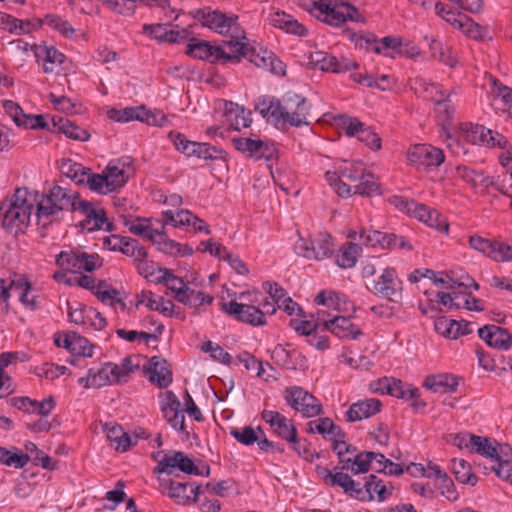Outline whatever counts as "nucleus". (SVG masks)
Listing matches in <instances>:
<instances>
[{"label":"nucleus","mask_w":512,"mask_h":512,"mask_svg":"<svg viewBox=\"0 0 512 512\" xmlns=\"http://www.w3.org/2000/svg\"><path fill=\"white\" fill-rule=\"evenodd\" d=\"M162 217L165 223H169L174 227H190L194 214L184 209L177 212L166 210L162 212Z\"/></svg>","instance_id":"nucleus-55"},{"label":"nucleus","mask_w":512,"mask_h":512,"mask_svg":"<svg viewBox=\"0 0 512 512\" xmlns=\"http://www.w3.org/2000/svg\"><path fill=\"white\" fill-rule=\"evenodd\" d=\"M231 436L236 439L239 443L249 446L254 443H259L261 433L256 431L251 426H245L242 428H233L230 431Z\"/></svg>","instance_id":"nucleus-59"},{"label":"nucleus","mask_w":512,"mask_h":512,"mask_svg":"<svg viewBox=\"0 0 512 512\" xmlns=\"http://www.w3.org/2000/svg\"><path fill=\"white\" fill-rule=\"evenodd\" d=\"M235 148L242 152L247 153L254 159H272L275 148L267 142L260 139H251L247 137L233 138Z\"/></svg>","instance_id":"nucleus-22"},{"label":"nucleus","mask_w":512,"mask_h":512,"mask_svg":"<svg viewBox=\"0 0 512 512\" xmlns=\"http://www.w3.org/2000/svg\"><path fill=\"white\" fill-rule=\"evenodd\" d=\"M122 253L128 257L134 258L138 262V269L142 264L147 265L148 252L146 249L138 244L134 239L127 238Z\"/></svg>","instance_id":"nucleus-57"},{"label":"nucleus","mask_w":512,"mask_h":512,"mask_svg":"<svg viewBox=\"0 0 512 512\" xmlns=\"http://www.w3.org/2000/svg\"><path fill=\"white\" fill-rule=\"evenodd\" d=\"M267 21L271 26L284 30L286 33L297 36H306L308 33L307 29L301 23L284 11L270 13L267 17Z\"/></svg>","instance_id":"nucleus-33"},{"label":"nucleus","mask_w":512,"mask_h":512,"mask_svg":"<svg viewBox=\"0 0 512 512\" xmlns=\"http://www.w3.org/2000/svg\"><path fill=\"white\" fill-rule=\"evenodd\" d=\"M411 216L439 232H448L449 225L445 218H443L438 211L431 209L424 204L417 202V207L414 208Z\"/></svg>","instance_id":"nucleus-34"},{"label":"nucleus","mask_w":512,"mask_h":512,"mask_svg":"<svg viewBox=\"0 0 512 512\" xmlns=\"http://www.w3.org/2000/svg\"><path fill=\"white\" fill-rule=\"evenodd\" d=\"M481 133H483L482 125L463 123L459 127L457 139L448 136L450 142L448 143L447 146L455 155L466 154L468 151L463 145H461L460 140H463L467 143H471L474 145H478Z\"/></svg>","instance_id":"nucleus-24"},{"label":"nucleus","mask_w":512,"mask_h":512,"mask_svg":"<svg viewBox=\"0 0 512 512\" xmlns=\"http://www.w3.org/2000/svg\"><path fill=\"white\" fill-rule=\"evenodd\" d=\"M105 431L110 445L119 452H126L131 446L137 444V436L132 437L117 424H106Z\"/></svg>","instance_id":"nucleus-35"},{"label":"nucleus","mask_w":512,"mask_h":512,"mask_svg":"<svg viewBox=\"0 0 512 512\" xmlns=\"http://www.w3.org/2000/svg\"><path fill=\"white\" fill-rule=\"evenodd\" d=\"M482 146H487L490 148L499 147L501 149H506L508 145L507 139L500 133L486 129L483 126V133L479 137V144Z\"/></svg>","instance_id":"nucleus-61"},{"label":"nucleus","mask_w":512,"mask_h":512,"mask_svg":"<svg viewBox=\"0 0 512 512\" xmlns=\"http://www.w3.org/2000/svg\"><path fill=\"white\" fill-rule=\"evenodd\" d=\"M84 317V322L81 324V326L85 330L100 331L107 325L106 319L97 309L93 307L87 306Z\"/></svg>","instance_id":"nucleus-58"},{"label":"nucleus","mask_w":512,"mask_h":512,"mask_svg":"<svg viewBox=\"0 0 512 512\" xmlns=\"http://www.w3.org/2000/svg\"><path fill=\"white\" fill-rule=\"evenodd\" d=\"M393 490L394 487L390 483H384L383 480L379 479L376 475L369 476V479L365 482L363 489L365 492V499H377L379 502L387 500L392 495Z\"/></svg>","instance_id":"nucleus-37"},{"label":"nucleus","mask_w":512,"mask_h":512,"mask_svg":"<svg viewBox=\"0 0 512 512\" xmlns=\"http://www.w3.org/2000/svg\"><path fill=\"white\" fill-rule=\"evenodd\" d=\"M116 364L105 363L99 367H91L87 376L79 378V384L84 388H100L118 383L115 378Z\"/></svg>","instance_id":"nucleus-20"},{"label":"nucleus","mask_w":512,"mask_h":512,"mask_svg":"<svg viewBox=\"0 0 512 512\" xmlns=\"http://www.w3.org/2000/svg\"><path fill=\"white\" fill-rule=\"evenodd\" d=\"M144 371L148 380L159 388H167L172 383V371L164 358L153 356L144 366Z\"/></svg>","instance_id":"nucleus-23"},{"label":"nucleus","mask_w":512,"mask_h":512,"mask_svg":"<svg viewBox=\"0 0 512 512\" xmlns=\"http://www.w3.org/2000/svg\"><path fill=\"white\" fill-rule=\"evenodd\" d=\"M367 289L375 296L397 302L402 296L403 282L393 267H386L381 274L372 279Z\"/></svg>","instance_id":"nucleus-9"},{"label":"nucleus","mask_w":512,"mask_h":512,"mask_svg":"<svg viewBox=\"0 0 512 512\" xmlns=\"http://www.w3.org/2000/svg\"><path fill=\"white\" fill-rule=\"evenodd\" d=\"M174 468H177L186 474H200L193 460L187 454L181 451H175L172 454L164 455V457L155 467L154 473H165L167 475H171L172 469Z\"/></svg>","instance_id":"nucleus-19"},{"label":"nucleus","mask_w":512,"mask_h":512,"mask_svg":"<svg viewBox=\"0 0 512 512\" xmlns=\"http://www.w3.org/2000/svg\"><path fill=\"white\" fill-rule=\"evenodd\" d=\"M56 263L63 270L74 273L82 270L92 272L102 264L97 255L76 251H62L57 256Z\"/></svg>","instance_id":"nucleus-13"},{"label":"nucleus","mask_w":512,"mask_h":512,"mask_svg":"<svg viewBox=\"0 0 512 512\" xmlns=\"http://www.w3.org/2000/svg\"><path fill=\"white\" fill-rule=\"evenodd\" d=\"M358 239L362 244L370 247L380 246L381 248L387 249H412V246L403 237L377 230L361 229Z\"/></svg>","instance_id":"nucleus-16"},{"label":"nucleus","mask_w":512,"mask_h":512,"mask_svg":"<svg viewBox=\"0 0 512 512\" xmlns=\"http://www.w3.org/2000/svg\"><path fill=\"white\" fill-rule=\"evenodd\" d=\"M503 450L504 448L500 447V457L494 458L497 464L492 466V469L499 478L512 483V459L503 458Z\"/></svg>","instance_id":"nucleus-64"},{"label":"nucleus","mask_w":512,"mask_h":512,"mask_svg":"<svg viewBox=\"0 0 512 512\" xmlns=\"http://www.w3.org/2000/svg\"><path fill=\"white\" fill-rule=\"evenodd\" d=\"M33 53L37 62H43L44 73H53L56 68L63 64L65 55L53 46L34 45Z\"/></svg>","instance_id":"nucleus-30"},{"label":"nucleus","mask_w":512,"mask_h":512,"mask_svg":"<svg viewBox=\"0 0 512 512\" xmlns=\"http://www.w3.org/2000/svg\"><path fill=\"white\" fill-rule=\"evenodd\" d=\"M33 201L27 189L17 188L14 194L0 204L2 227L9 233L18 234L28 227Z\"/></svg>","instance_id":"nucleus-3"},{"label":"nucleus","mask_w":512,"mask_h":512,"mask_svg":"<svg viewBox=\"0 0 512 512\" xmlns=\"http://www.w3.org/2000/svg\"><path fill=\"white\" fill-rule=\"evenodd\" d=\"M87 169L82 164L71 159H62L59 163L60 172L76 184H84L87 178Z\"/></svg>","instance_id":"nucleus-45"},{"label":"nucleus","mask_w":512,"mask_h":512,"mask_svg":"<svg viewBox=\"0 0 512 512\" xmlns=\"http://www.w3.org/2000/svg\"><path fill=\"white\" fill-rule=\"evenodd\" d=\"M255 109L264 118H272L276 124H288L293 127L310 124V105L305 97L294 92H287L280 99L271 96L260 97Z\"/></svg>","instance_id":"nucleus-2"},{"label":"nucleus","mask_w":512,"mask_h":512,"mask_svg":"<svg viewBox=\"0 0 512 512\" xmlns=\"http://www.w3.org/2000/svg\"><path fill=\"white\" fill-rule=\"evenodd\" d=\"M30 461V456L23 453L18 448L13 447L8 450L4 447L0 451V463L8 467H14L15 469L24 468Z\"/></svg>","instance_id":"nucleus-46"},{"label":"nucleus","mask_w":512,"mask_h":512,"mask_svg":"<svg viewBox=\"0 0 512 512\" xmlns=\"http://www.w3.org/2000/svg\"><path fill=\"white\" fill-rule=\"evenodd\" d=\"M325 179L341 197L360 195L371 197L381 194L380 184L360 161L340 160L334 170L325 173Z\"/></svg>","instance_id":"nucleus-1"},{"label":"nucleus","mask_w":512,"mask_h":512,"mask_svg":"<svg viewBox=\"0 0 512 512\" xmlns=\"http://www.w3.org/2000/svg\"><path fill=\"white\" fill-rule=\"evenodd\" d=\"M30 289V283L22 276L16 277L10 281L0 279V303L7 302L11 293H15L23 304L30 305L32 304V301L28 299Z\"/></svg>","instance_id":"nucleus-26"},{"label":"nucleus","mask_w":512,"mask_h":512,"mask_svg":"<svg viewBox=\"0 0 512 512\" xmlns=\"http://www.w3.org/2000/svg\"><path fill=\"white\" fill-rule=\"evenodd\" d=\"M285 400L288 405L297 412H300L303 417H315L322 412V405L319 400L298 386L285 390Z\"/></svg>","instance_id":"nucleus-12"},{"label":"nucleus","mask_w":512,"mask_h":512,"mask_svg":"<svg viewBox=\"0 0 512 512\" xmlns=\"http://www.w3.org/2000/svg\"><path fill=\"white\" fill-rule=\"evenodd\" d=\"M309 63L314 68L332 73H342L358 67V64L352 60L344 57L338 59L324 51H315L311 53Z\"/></svg>","instance_id":"nucleus-18"},{"label":"nucleus","mask_w":512,"mask_h":512,"mask_svg":"<svg viewBox=\"0 0 512 512\" xmlns=\"http://www.w3.org/2000/svg\"><path fill=\"white\" fill-rule=\"evenodd\" d=\"M54 125L58 126V130L70 139L84 142L90 137L85 129L75 125L68 119L60 118L58 123H54Z\"/></svg>","instance_id":"nucleus-53"},{"label":"nucleus","mask_w":512,"mask_h":512,"mask_svg":"<svg viewBox=\"0 0 512 512\" xmlns=\"http://www.w3.org/2000/svg\"><path fill=\"white\" fill-rule=\"evenodd\" d=\"M390 395L403 400H410L419 396V390L411 384L402 382L399 379L392 378Z\"/></svg>","instance_id":"nucleus-54"},{"label":"nucleus","mask_w":512,"mask_h":512,"mask_svg":"<svg viewBox=\"0 0 512 512\" xmlns=\"http://www.w3.org/2000/svg\"><path fill=\"white\" fill-rule=\"evenodd\" d=\"M169 137L176 150L183 153L187 157H196L198 159L201 158L202 151L207 144L190 141L181 133L171 132Z\"/></svg>","instance_id":"nucleus-41"},{"label":"nucleus","mask_w":512,"mask_h":512,"mask_svg":"<svg viewBox=\"0 0 512 512\" xmlns=\"http://www.w3.org/2000/svg\"><path fill=\"white\" fill-rule=\"evenodd\" d=\"M152 243L155 244L159 251L172 256L192 255V248L181 245L180 243L168 238L163 231L159 230V235L153 238Z\"/></svg>","instance_id":"nucleus-40"},{"label":"nucleus","mask_w":512,"mask_h":512,"mask_svg":"<svg viewBox=\"0 0 512 512\" xmlns=\"http://www.w3.org/2000/svg\"><path fill=\"white\" fill-rule=\"evenodd\" d=\"M456 175L475 190H486L494 185L493 178L486 175L483 170L474 167L459 165L456 168Z\"/></svg>","instance_id":"nucleus-31"},{"label":"nucleus","mask_w":512,"mask_h":512,"mask_svg":"<svg viewBox=\"0 0 512 512\" xmlns=\"http://www.w3.org/2000/svg\"><path fill=\"white\" fill-rule=\"evenodd\" d=\"M226 47L230 49V54H234L236 59H229V63H238L242 58L248 59L255 66L278 73L282 69V62L276 59L272 52L263 50L258 52L254 47L239 41H226Z\"/></svg>","instance_id":"nucleus-8"},{"label":"nucleus","mask_w":512,"mask_h":512,"mask_svg":"<svg viewBox=\"0 0 512 512\" xmlns=\"http://www.w3.org/2000/svg\"><path fill=\"white\" fill-rule=\"evenodd\" d=\"M381 407V401L375 398L359 400L350 405L345 413V419L347 422L361 421L376 415Z\"/></svg>","instance_id":"nucleus-28"},{"label":"nucleus","mask_w":512,"mask_h":512,"mask_svg":"<svg viewBox=\"0 0 512 512\" xmlns=\"http://www.w3.org/2000/svg\"><path fill=\"white\" fill-rule=\"evenodd\" d=\"M258 296L259 293H241L239 295L240 302L231 300L228 303H222L221 309L239 322L262 326L266 324L265 313L274 314L276 308L268 300L260 303Z\"/></svg>","instance_id":"nucleus-4"},{"label":"nucleus","mask_w":512,"mask_h":512,"mask_svg":"<svg viewBox=\"0 0 512 512\" xmlns=\"http://www.w3.org/2000/svg\"><path fill=\"white\" fill-rule=\"evenodd\" d=\"M99 301L103 304L114 307L119 305L121 310L126 309V304L123 301L121 292L116 288L112 287L106 281H99L97 283L96 292L94 294Z\"/></svg>","instance_id":"nucleus-39"},{"label":"nucleus","mask_w":512,"mask_h":512,"mask_svg":"<svg viewBox=\"0 0 512 512\" xmlns=\"http://www.w3.org/2000/svg\"><path fill=\"white\" fill-rule=\"evenodd\" d=\"M129 166V158H121L111 161L104 169L103 172L107 179V186L110 192L117 191L126 184L128 180L127 169Z\"/></svg>","instance_id":"nucleus-25"},{"label":"nucleus","mask_w":512,"mask_h":512,"mask_svg":"<svg viewBox=\"0 0 512 512\" xmlns=\"http://www.w3.org/2000/svg\"><path fill=\"white\" fill-rule=\"evenodd\" d=\"M249 115V112H246L243 108H240L237 105L235 108H231L226 111V117L230 123V126L237 131L241 130L242 128L249 127L251 123Z\"/></svg>","instance_id":"nucleus-56"},{"label":"nucleus","mask_w":512,"mask_h":512,"mask_svg":"<svg viewBox=\"0 0 512 512\" xmlns=\"http://www.w3.org/2000/svg\"><path fill=\"white\" fill-rule=\"evenodd\" d=\"M459 384V378L452 374L427 376L423 386L434 393H453Z\"/></svg>","instance_id":"nucleus-36"},{"label":"nucleus","mask_w":512,"mask_h":512,"mask_svg":"<svg viewBox=\"0 0 512 512\" xmlns=\"http://www.w3.org/2000/svg\"><path fill=\"white\" fill-rule=\"evenodd\" d=\"M141 107H125L123 109L111 108L107 111L109 119L116 122H129L133 120L139 121Z\"/></svg>","instance_id":"nucleus-62"},{"label":"nucleus","mask_w":512,"mask_h":512,"mask_svg":"<svg viewBox=\"0 0 512 512\" xmlns=\"http://www.w3.org/2000/svg\"><path fill=\"white\" fill-rule=\"evenodd\" d=\"M478 335L490 347L499 350H508L511 346L512 336L504 328L496 325H485L478 329Z\"/></svg>","instance_id":"nucleus-27"},{"label":"nucleus","mask_w":512,"mask_h":512,"mask_svg":"<svg viewBox=\"0 0 512 512\" xmlns=\"http://www.w3.org/2000/svg\"><path fill=\"white\" fill-rule=\"evenodd\" d=\"M371 457V451L360 452L353 458L347 457V460H342V469L349 470L355 475L366 473L370 469Z\"/></svg>","instance_id":"nucleus-44"},{"label":"nucleus","mask_w":512,"mask_h":512,"mask_svg":"<svg viewBox=\"0 0 512 512\" xmlns=\"http://www.w3.org/2000/svg\"><path fill=\"white\" fill-rule=\"evenodd\" d=\"M225 42L223 41V45H211L208 41L192 38L187 45V54L212 63H229V59L237 57L230 54V49L226 47Z\"/></svg>","instance_id":"nucleus-11"},{"label":"nucleus","mask_w":512,"mask_h":512,"mask_svg":"<svg viewBox=\"0 0 512 512\" xmlns=\"http://www.w3.org/2000/svg\"><path fill=\"white\" fill-rule=\"evenodd\" d=\"M470 452L479 454L490 460L500 457V450L498 449V443L487 437L475 436Z\"/></svg>","instance_id":"nucleus-43"},{"label":"nucleus","mask_w":512,"mask_h":512,"mask_svg":"<svg viewBox=\"0 0 512 512\" xmlns=\"http://www.w3.org/2000/svg\"><path fill=\"white\" fill-rule=\"evenodd\" d=\"M407 159L416 166L439 167L445 161L442 149L430 144H415L407 151Z\"/></svg>","instance_id":"nucleus-15"},{"label":"nucleus","mask_w":512,"mask_h":512,"mask_svg":"<svg viewBox=\"0 0 512 512\" xmlns=\"http://www.w3.org/2000/svg\"><path fill=\"white\" fill-rule=\"evenodd\" d=\"M464 22L460 24V30L468 37L477 41H490L492 35L489 28L474 22L470 17H462Z\"/></svg>","instance_id":"nucleus-47"},{"label":"nucleus","mask_w":512,"mask_h":512,"mask_svg":"<svg viewBox=\"0 0 512 512\" xmlns=\"http://www.w3.org/2000/svg\"><path fill=\"white\" fill-rule=\"evenodd\" d=\"M197 18L204 27L224 36H229L228 41L246 39L245 31L238 23V16L225 14L219 10L202 9L197 12Z\"/></svg>","instance_id":"nucleus-7"},{"label":"nucleus","mask_w":512,"mask_h":512,"mask_svg":"<svg viewBox=\"0 0 512 512\" xmlns=\"http://www.w3.org/2000/svg\"><path fill=\"white\" fill-rule=\"evenodd\" d=\"M261 418L270 425L274 434L282 440H285L286 442L295 440L297 429L292 420L288 419L278 411L272 410H263Z\"/></svg>","instance_id":"nucleus-21"},{"label":"nucleus","mask_w":512,"mask_h":512,"mask_svg":"<svg viewBox=\"0 0 512 512\" xmlns=\"http://www.w3.org/2000/svg\"><path fill=\"white\" fill-rule=\"evenodd\" d=\"M316 472L327 486H339L349 496L365 500V492L360 483L355 482L348 474L343 472L333 473L328 468L322 466H317Z\"/></svg>","instance_id":"nucleus-14"},{"label":"nucleus","mask_w":512,"mask_h":512,"mask_svg":"<svg viewBox=\"0 0 512 512\" xmlns=\"http://www.w3.org/2000/svg\"><path fill=\"white\" fill-rule=\"evenodd\" d=\"M125 225L132 234L142 236L151 242L159 235V230L151 227L147 219L125 221Z\"/></svg>","instance_id":"nucleus-49"},{"label":"nucleus","mask_w":512,"mask_h":512,"mask_svg":"<svg viewBox=\"0 0 512 512\" xmlns=\"http://www.w3.org/2000/svg\"><path fill=\"white\" fill-rule=\"evenodd\" d=\"M307 431L309 433H318L321 435L338 436L340 434V428L336 426L333 421L328 418H318L307 423Z\"/></svg>","instance_id":"nucleus-50"},{"label":"nucleus","mask_w":512,"mask_h":512,"mask_svg":"<svg viewBox=\"0 0 512 512\" xmlns=\"http://www.w3.org/2000/svg\"><path fill=\"white\" fill-rule=\"evenodd\" d=\"M77 204L75 212H78L83 216V219L79 222V225L83 230H87L89 232L98 229L110 230L111 224L108 222L104 209L95 207L92 203L82 199Z\"/></svg>","instance_id":"nucleus-17"},{"label":"nucleus","mask_w":512,"mask_h":512,"mask_svg":"<svg viewBox=\"0 0 512 512\" xmlns=\"http://www.w3.org/2000/svg\"><path fill=\"white\" fill-rule=\"evenodd\" d=\"M352 40L354 41L355 46L360 49H363L365 51H372L376 54L382 53V48L380 46L379 39L374 34H355L352 37Z\"/></svg>","instance_id":"nucleus-60"},{"label":"nucleus","mask_w":512,"mask_h":512,"mask_svg":"<svg viewBox=\"0 0 512 512\" xmlns=\"http://www.w3.org/2000/svg\"><path fill=\"white\" fill-rule=\"evenodd\" d=\"M434 325L438 333L450 339H457L473 332L471 322L457 321L446 317L438 318Z\"/></svg>","instance_id":"nucleus-32"},{"label":"nucleus","mask_w":512,"mask_h":512,"mask_svg":"<svg viewBox=\"0 0 512 512\" xmlns=\"http://www.w3.org/2000/svg\"><path fill=\"white\" fill-rule=\"evenodd\" d=\"M213 300V296L202 291L189 288L186 291L184 297L180 299V303L195 309L197 312H200L202 306L212 304Z\"/></svg>","instance_id":"nucleus-48"},{"label":"nucleus","mask_w":512,"mask_h":512,"mask_svg":"<svg viewBox=\"0 0 512 512\" xmlns=\"http://www.w3.org/2000/svg\"><path fill=\"white\" fill-rule=\"evenodd\" d=\"M43 25L49 26L50 28L60 32L65 37H72L75 32L68 21L53 14H48L43 18Z\"/></svg>","instance_id":"nucleus-63"},{"label":"nucleus","mask_w":512,"mask_h":512,"mask_svg":"<svg viewBox=\"0 0 512 512\" xmlns=\"http://www.w3.org/2000/svg\"><path fill=\"white\" fill-rule=\"evenodd\" d=\"M452 469L456 479L463 484L474 486L477 483V477L471 472L470 464L464 459H453Z\"/></svg>","instance_id":"nucleus-51"},{"label":"nucleus","mask_w":512,"mask_h":512,"mask_svg":"<svg viewBox=\"0 0 512 512\" xmlns=\"http://www.w3.org/2000/svg\"><path fill=\"white\" fill-rule=\"evenodd\" d=\"M81 198L76 192L61 186H53L49 194L43 196L37 204V219L43 227L59 218L63 211H74Z\"/></svg>","instance_id":"nucleus-5"},{"label":"nucleus","mask_w":512,"mask_h":512,"mask_svg":"<svg viewBox=\"0 0 512 512\" xmlns=\"http://www.w3.org/2000/svg\"><path fill=\"white\" fill-rule=\"evenodd\" d=\"M325 330H329L341 339H357L362 335L361 330L352 323L350 318L339 315H334L330 320L325 321Z\"/></svg>","instance_id":"nucleus-29"},{"label":"nucleus","mask_w":512,"mask_h":512,"mask_svg":"<svg viewBox=\"0 0 512 512\" xmlns=\"http://www.w3.org/2000/svg\"><path fill=\"white\" fill-rule=\"evenodd\" d=\"M312 12L318 20L334 27H339L347 21L366 22V17L355 6L343 0L314 1Z\"/></svg>","instance_id":"nucleus-6"},{"label":"nucleus","mask_w":512,"mask_h":512,"mask_svg":"<svg viewBox=\"0 0 512 512\" xmlns=\"http://www.w3.org/2000/svg\"><path fill=\"white\" fill-rule=\"evenodd\" d=\"M143 31L159 41L175 42L179 32L168 30L165 24H144Z\"/></svg>","instance_id":"nucleus-52"},{"label":"nucleus","mask_w":512,"mask_h":512,"mask_svg":"<svg viewBox=\"0 0 512 512\" xmlns=\"http://www.w3.org/2000/svg\"><path fill=\"white\" fill-rule=\"evenodd\" d=\"M334 249L329 234H318L314 238H300L294 245L295 253L309 260H323L331 256Z\"/></svg>","instance_id":"nucleus-10"},{"label":"nucleus","mask_w":512,"mask_h":512,"mask_svg":"<svg viewBox=\"0 0 512 512\" xmlns=\"http://www.w3.org/2000/svg\"><path fill=\"white\" fill-rule=\"evenodd\" d=\"M361 253L362 248L360 245L347 242L339 248L336 254V263L343 269L352 268L357 263Z\"/></svg>","instance_id":"nucleus-42"},{"label":"nucleus","mask_w":512,"mask_h":512,"mask_svg":"<svg viewBox=\"0 0 512 512\" xmlns=\"http://www.w3.org/2000/svg\"><path fill=\"white\" fill-rule=\"evenodd\" d=\"M424 87V91L428 94L426 97L434 101L436 112L438 115L444 114L443 121H448L453 114V107L450 100L445 96L444 92L437 85L420 83Z\"/></svg>","instance_id":"nucleus-38"}]
</instances>
